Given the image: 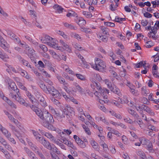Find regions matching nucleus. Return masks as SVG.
I'll use <instances>...</instances> for the list:
<instances>
[{
    "label": "nucleus",
    "mask_w": 159,
    "mask_h": 159,
    "mask_svg": "<svg viewBox=\"0 0 159 159\" xmlns=\"http://www.w3.org/2000/svg\"><path fill=\"white\" fill-rule=\"evenodd\" d=\"M43 115L40 119L43 121V125L49 129L55 130V128L52 125L54 122L52 115L45 109L43 110Z\"/></svg>",
    "instance_id": "1"
},
{
    "label": "nucleus",
    "mask_w": 159,
    "mask_h": 159,
    "mask_svg": "<svg viewBox=\"0 0 159 159\" xmlns=\"http://www.w3.org/2000/svg\"><path fill=\"white\" fill-rule=\"evenodd\" d=\"M42 43H47L49 46L58 50L61 49V47H58V44L55 41V40L48 35H46L41 39Z\"/></svg>",
    "instance_id": "2"
},
{
    "label": "nucleus",
    "mask_w": 159,
    "mask_h": 159,
    "mask_svg": "<svg viewBox=\"0 0 159 159\" xmlns=\"http://www.w3.org/2000/svg\"><path fill=\"white\" fill-rule=\"evenodd\" d=\"M16 93H13L12 91H11L10 92L9 96L12 98L15 99L20 104L23 105L25 107H28L29 105V104L26 102L25 100L21 97L19 90L17 89L16 90Z\"/></svg>",
    "instance_id": "3"
},
{
    "label": "nucleus",
    "mask_w": 159,
    "mask_h": 159,
    "mask_svg": "<svg viewBox=\"0 0 159 159\" xmlns=\"http://www.w3.org/2000/svg\"><path fill=\"white\" fill-rule=\"evenodd\" d=\"M45 148L51 150L50 152H56V153L59 154L60 153V152L58 150V149L53 144H51L48 141H46L43 137L39 142Z\"/></svg>",
    "instance_id": "4"
},
{
    "label": "nucleus",
    "mask_w": 159,
    "mask_h": 159,
    "mask_svg": "<svg viewBox=\"0 0 159 159\" xmlns=\"http://www.w3.org/2000/svg\"><path fill=\"white\" fill-rule=\"evenodd\" d=\"M94 60L95 64L91 65L92 67L100 71L103 70L106 67L104 62L98 58H95Z\"/></svg>",
    "instance_id": "5"
},
{
    "label": "nucleus",
    "mask_w": 159,
    "mask_h": 159,
    "mask_svg": "<svg viewBox=\"0 0 159 159\" xmlns=\"http://www.w3.org/2000/svg\"><path fill=\"white\" fill-rule=\"evenodd\" d=\"M159 28V21L157 20L154 26L153 27V29L148 33V36L151 39L156 40L157 39L156 34L157 32V30Z\"/></svg>",
    "instance_id": "6"
},
{
    "label": "nucleus",
    "mask_w": 159,
    "mask_h": 159,
    "mask_svg": "<svg viewBox=\"0 0 159 159\" xmlns=\"http://www.w3.org/2000/svg\"><path fill=\"white\" fill-rule=\"evenodd\" d=\"M0 45L1 47L4 49L6 52L11 53V51L9 50L10 45L8 44L3 38L0 35Z\"/></svg>",
    "instance_id": "7"
},
{
    "label": "nucleus",
    "mask_w": 159,
    "mask_h": 159,
    "mask_svg": "<svg viewBox=\"0 0 159 159\" xmlns=\"http://www.w3.org/2000/svg\"><path fill=\"white\" fill-rule=\"evenodd\" d=\"M6 80H7L9 86L12 90H10V92L11 91H12L13 93H16V90L18 89V90H19V89L17 88L15 83L13 82L11 79H10L9 78H7V79H6Z\"/></svg>",
    "instance_id": "8"
},
{
    "label": "nucleus",
    "mask_w": 159,
    "mask_h": 159,
    "mask_svg": "<svg viewBox=\"0 0 159 159\" xmlns=\"http://www.w3.org/2000/svg\"><path fill=\"white\" fill-rule=\"evenodd\" d=\"M8 117L11 121L13 122L19 128V129L23 133L25 131V129L19 125V123L18 120L15 119L11 114H10Z\"/></svg>",
    "instance_id": "9"
},
{
    "label": "nucleus",
    "mask_w": 159,
    "mask_h": 159,
    "mask_svg": "<svg viewBox=\"0 0 159 159\" xmlns=\"http://www.w3.org/2000/svg\"><path fill=\"white\" fill-rule=\"evenodd\" d=\"M120 102L121 104H127L129 106L132 107L133 106V102L130 101L129 99H128L127 97L126 96H124L123 98H120Z\"/></svg>",
    "instance_id": "10"
},
{
    "label": "nucleus",
    "mask_w": 159,
    "mask_h": 159,
    "mask_svg": "<svg viewBox=\"0 0 159 159\" xmlns=\"http://www.w3.org/2000/svg\"><path fill=\"white\" fill-rule=\"evenodd\" d=\"M24 149L28 156L31 159H38V158L35 156V154L29 148L26 147H25Z\"/></svg>",
    "instance_id": "11"
},
{
    "label": "nucleus",
    "mask_w": 159,
    "mask_h": 159,
    "mask_svg": "<svg viewBox=\"0 0 159 159\" xmlns=\"http://www.w3.org/2000/svg\"><path fill=\"white\" fill-rule=\"evenodd\" d=\"M8 34L10 38L16 43H19L20 41V39L15 34L12 32H10Z\"/></svg>",
    "instance_id": "12"
},
{
    "label": "nucleus",
    "mask_w": 159,
    "mask_h": 159,
    "mask_svg": "<svg viewBox=\"0 0 159 159\" xmlns=\"http://www.w3.org/2000/svg\"><path fill=\"white\" fill-rule=\"evenodd\" d=\"M26 139L28 144L33 151H36V150H38V147L35 144H34L28 138H26Z\"/></svg>",
    "instance_id": "13"
},
{
    "label": "nucleus",
    "mask_w": 159,
    "mask_h": 159,
    "mask_svg": "<svg viewBox=\"0 0 159 159\" xmlns=\"http://www.w3.org/2000/svg\"><path fill=\"white\" fill-rule=\"evenodd\" d=\"M32 133L35 139L37 141L39 142L43 138V137H42L41 135L38 132H36L35 131L32 130Z\"/></svg>",
    "instance_id": "14"
},
{
    "label": "nucleus",
    "mask_w": 159,
    "mask_h": 159,
    "mask_svg": "<svg viewBox=\"0 0 159 159\" xmlns=\"http://www.w3.org/2000/svg\"><path fill=\"white\" fill-rule=\"evenodd\" d=\"M142 107L143 108V109L144 111H146L151 116L154 115V113L152 111L151 109L145 105L143 104L142 105Z\"/></svg>",
    "instance_id": "15"
},
{
    "label": "nucleus",
    "mask_w": 159,
    "mask_h": 159,
    "mask_svg": "<svg viewBox=\"0 0 159 159\" xmlns=\"http://www.w3.org/2000/svg\"><path fill=\"white\" fill-rule=\"evenodd\" d=\"M99 92H100L101 95L103 97L104 99H107V94H108L109 91L106 88H103Z\"/></svg>",
    "instance_id": "16"
},
{
    "label": "nucleus",
    "mask_w": 159,
    "mask_h": 159,
    "mask_svg": "<svg viewBox=\"0 0 159 159\" xmlns=\"http://www.w3.org/2000/svg\"><path fill=\"white\" fill-rule=\"evenodd\" d=\"M26 95L27 96L28 98L30 100L31 102L33 104H35V102L34 101V96L32 95L31 93L28 90L25 92Z\"/></svg>",
    "instance_id": "17"
},
{
    "label": "nucleus",
    "mask_w": 159,
    "mask_h": 159,
    "mask_svg": "<svg viewBox=\"0 0 159 159\" xmlns=\"http://www.w3.org/2000/svg\"><path fill=\"white\" fill-rule=\"evenodd\" d=\"M28 55L31 60H34L35 55L34 50L33 49H29Z\"/></svg>",
    "instance_id": "18"
},
{
    "label": "nucleus",
    "mask_w": 159,
    "mask_h": 159,
    "mask_svg": "<svg viewBox=\"0 0 159 159\" xmlns=\"http://www.w3.org/2000/svg\"><path fill=\"white\" fill-rule=\"evenodd\" d=\"M51 94L54 97L58 99L61 98V94L59 91L56 89L54 90L53 92L51 93Z\"/></svg>",
    "instance_id": "19"
},
{
    "label": "nucleus",
    "mask_w": 159,
    "mask_h": 159,
    "mask_svg": "<svg viewBox=\"0 0 159 159\" xmlns=\"http://www.w3.org/2000/svg\"><path fill=\"white\" fill-rule=\"evenodd\" d=\"M56 77L59 82L64 85H67L68 83L65 82V80L61 76L58 75H56Z\"/></svg>",
    "instance_id": "20"
},
{
    "label": "nucleus",
    "mask_w": 159,
    "mask_h": 159,
    "mask_svg": "<svg viewBox=\"0 0 159 159\" xmlns=\"http://www.w3.org/2000/svg\"><path fill=\"white\" fill-rule=\"evenodd\" d=\"M64 111H67V113L68 114H71L75 115V112L74 111L73 108L70 107L69 106H67L65 108L64 110Z\"/></svg>",
    "instance_id": "21"
},
{
    "label": "nucleus",
    "mask_w": 159,
    "mask_h": 159,
    "mask_svg": "<svg viewBox=\"0 0 159 159\" xmlns=\"http://www.w3.org/2000/svg\"><path fill=\"white\" fill-rule=\"evenodd\" d=\"M128 112L130 114L134 117L135 119H139V116L134 110L129 109Z\"/></svg>",
    "instance_id": "22"
},
{
    "label": "nucleus",
    "mask_w": 159,
    "mask_h": 159,
    "mask_svg": "<svg viewBox=\"0 0 159 159\" xmlns=\"http://www.w3.org/2000/svg\"><path fill=\"white\" fill-rule=\"evenodd\" d=\"M91 144L93 147L96 150L98 151L99 149V147L98 143L94 140H92L91 141Z\"/></svg>",
    "instance_id": "23"
},
{
    "label": "nucleus",
    "mask_w": 159,
    "mask_h": 159,
    "mask_svg": "<svg viewBox=\"0 0 159 159\" xmlns=\"http://www.w3.org/2000/svg\"><path fill=\"white\" fill-rule=\"evenodd\" d=\"M78 19V21H77L76 22L80 26H82L86 24V21L82 18L79 17Z\"/></svg>",
    "instance_id": "24"
},
{
    "label": "nucleus",
    "mask_w": 159,
    "mask_h": 159,
    "mask_svg": "<svg viewBox=\"0 0 159 159\" xmlns=\"http://www.w3.org/2000/svg\"><path fill=\"white\" fill-rule=\"evenodd\" d=\"M53 8L54 9L56 10L57 11V12L59 13H62L64 10V9L63 8L57 4L54 5L53 7Z\"/></svg>",
    "instance_id": "25"
},
{
    "label": "nucleus",
    "mask_w": 159,
    "mask_h": 159,
    "mask_svg": "<svg viewBox=\"0 0 159 159\" xmlns=\"http://www.w3.org/2000/svg\"><path fill=\"white\" fill-rule=\"evenodd\" d=\"M70 35L71 37L77 39L78 41H80L81 40V37L78 34L75 32H71Z\"/></svg>",
    "instance_id": "26"
},
{
    "label": "nucleus",
    "mask_w": 159,
    "mask_h": 159,
    "mask_svg": "<svg viewBox=\"0 0 159 159\" xmlns=\"http://www.w3.org/2000/svg\"><path fill=\"white\" fill-rule=\"evenodd\" d=\"M39 104H40L43 107H45L47 106V103L45 100L44 98L38 101Z\"/></svg>",
    "instance_id": "27"
},
{
    "label": "nucleus",
    "mask_w": 159,
    "mask_h": 159,
    "mask_svg": "<svg viewBox=\"0 0 159 159\" xmlns=\"http://www.w3.org/2000/svg\"><path fill=\"white\" fill-rule=\"evenodd\" d=\"M0 131L6 137H8L10 135V133L4 127Z\"/></svg>",
    "instance_id": "28"
},
{
    "label": "nucleus",
    "mask_w": 159,
    "mask_h": 159,
    "mask_svg": "<svg viewBox=\"0 0 159 159\" xmlns=\"http://www.w3.org/2000/svg\"><path fill=\"white\" fill-rule=\"evenodd\" d=\"M15 135L21 143L25 144V142L23 139L22 138L23 136V133H20L19 134H16L15 133Z\"/></svg>",
    "instance_id": "29"
},
{
    "label": "nucleus",
    "mask_w": 159,
    "mask_h": 159,
    "mask_svg": "<svg viewBox=\"0 0 159 159\" xmlns=\"http://www.w3.org/2000/svg\"><path fill=\"white\" fill-rule=\"evenodd\" d=\"M65 114V119L68 121L70 120H71L73 116L75 115L71 114H68L67 113V111H64Z\"/></svg>",
    "instance_id": "30"
},
{
    "label": "nucleus",
    "mask_w": 159,
    "mask_h": 159,
    "mask_svg": "<svg viewBox=\"0 0 159 159\" xmlns=\"http://www.w3.org/2000/svg\"><path fill=\"white\" fill-rule=\"evenodd\" d=\"M25 37L26 39L29 41L30 43H33L35 46H37L38 45V43L31 39L29 36L26 35L25 36Z\"/></svg>",
    "instance_id": "31"
},
{
    "label": "nucleus",
    "mask_w": 159,
    "mask_h": 159,
    "mask_svg": "<svg viewBox=\"0 0 159 159\" xmlns=\"http://www.w3.org/2000/svg\"><path fill=\"white\" fill-rule=\"evenodd\" d=\"M103 34L105 35L109 34V30L107 28L104 26H100V27Z\"/></svg>",
    "instance_id": "32"
},
{
    "label": "nucleus",
    "mask_w": 159,
    "mask_h": 159,
    "mask_svg": "<svg viewBox=\"0 0 159 159\" xmlns=\"http://www.w3.org/2000/svg\"><path fill=\"white\" fill-rule=\"evenodd\" d=\"M0 58L4 61L9 59V57L6 53L1 52L0 53Z\"/></svg>",
    "instance_id": "33"
},
{
    "label": "nucleus",
    "mask_w": 159,
    "mask_h": 159,
    "mask_svg": "<svg viewBox=\"0 0 159 159\" xmlns=\"http://www.w3.org/2000/svg\"><path fill=\"white\" fill-rule=\"evenodd\" d=\"M104 81L105 82L106 84L107 85V87L110 89L111 90L113 89L112 85L111 83L109 81V80L108 79H105L104 80Z\"/></svg>",
    "instance_id": "34"
},
{
    "label": "nucleus",
    "mask_w": 159,
    "mask_h": 159,
    "mask_svg": "<svg viewBox=\"0 0 159 159\" xmlns=\"http://www.w3.org/2000/svg\"><path fill=\"white\" fill-rule=\"evenodd\" d=\"M111 90L113 91L114 93L117 94L119 96H120L122 95L120 90L118 88L116 87H115V89L113 88V89Z\"/></svg>",
    "instance_id": "35"
},
{
    "label": "nucleus",
    "mask_w": 159,
    "mask_h": 159,
    "mask_svg": "<svg viewBox=\"0 0 159 159\" xmlns=\"http://www.w3.org/2000/svg\"><path fill=\"white\" fill-rule=\"evenodd\" d=\"M73 85L77 90L80 93H82L83 89L77 83H74Z\"/></svg>",
    "instance_id": "36"
},
{
    "label": "nucleus",
    "mask_w": 159,
    "mask_h": 159,
    "mask_svg": "<svg viewBox=\"0 0 159 159\" xmlns=\"http://www.w3.org/2000/svg\"><path fill=\"white\" fill-rule=\"evenodd\" d=\"M70 12H69L66 14V16L69 17L71 16L77 17V15L75 12L73 11H71Z\"/></svg>",
    "instance_id": "37"
},
{
    "label": "nucleus",
    "mask_w": 159,
    "mask_h": 159,
    "mask_svg": "<svg viewBox=\"0 0 159 159\" xmlns=\"http://www.w3.org/2000/svg\"><path fill=\"white\" fill-rule=\"evenodd\" d=\"M35 96L37 101L41 99V98H43V96L41 95V93L38 91L35 93Z\"/></svg>",
    "instance_id": "38"
},
{
    "label": "nucleus",
    "mask_w": 159,
    "mask_h": 159,
    "mask_svg": "<svg viewBox=\"0 0 159 159\" xmlns=\"http://www.w3.org/2000/svg\"><path fill=\"white\" fill-rule=\"evenodd\" d=\"M9 125L11 129L15 134V133L16 134H19L20 133V132L18 131V130L15 127L13 126L12 124H10Z\"/></svg>",
    "instance_id": "39"
},
{
    "label": "nucleus",
    "mask_w": 159,
    "mask_h": 159,
    "mask_svg": "<svg viewBox=\"0 0 159 159\" xmlns=\"http://www.w3.org/2000/svg\"><path fill=\"white\" fill-rule=\"evenodd\" d=\"M20 63L22 65L27 66L28 67H29L30 69H32L31 66L30 65H28V62L27 61L23 59L22 61H21Z\"/></svg>",
    "instance_id": "40"
},
{
    "label": "nucleus",
    "mask_w": 159,
    "mask_h": 159,
    "mask_svg": "<svg viewBox=\"0 0 159 159\" xmlns=\"http://www.w3.org/2000/svg\"><path fill=\"white\" fill-rule=\"evenodd\" d=\"M60 141L61 143H64L66 145H67L68 146L70 145V143H71L70 141H69L65 138L61 139L60 140Z\"/></svg>",
    "instance_id": "41"
},
{
    "label": "nucleus",
    "mask_w": 159,
    "mask_h": 159,
    "mask_svg": "<svg viewBox=\"0 0 159 159\" xmlns=\"http://www.w3.org/2000/svg\"><path fill=\"white\" fill-rule=\"evenodd\" d=\"M49 111L52 114L56 115V116L59 115V113H57L55 109L51 106H49Z\"/></svg>",
    "instance_id": "42"
},
{
    "label": "nucleus",
    "mask_w": 159,
    "mask_h": 159,
    "mask_svg": "<svg viewBox=\"0 0 159 159\" xmlns=\"http://www.w3.org/2000/svg\"><path fill=\"white\" fill-rule=\"evenodd\" d=\"M81 31L86 33H91L92 32V30L90 29L82 27L81 28Z\"/></svg>",
    "instance_id": "43"
},
{
    "label": "nucleus",
    "mask_w": 159,
    "mask_h": 159,
    "mask_svg": "<svg viewBox=\"0 0 159 159\" xmlns=\"http://www.w3.org/2000/svg\"><path fill=\"white\" fill-rule=\"evenodd\" d=\"M36 115L41 119L43 113V110L42 111L39 108L35 112Z\"/></svg>",
    "instance_id": "44"
},
{
    "label": "nucleus",
    "mask_w": 159,
    "mask_h": 159,
    "mask_svg": "<svg viewBox=\"0 0 159 159\" xmlns=\"http://www.w3.org/2000/svg\"><path fill=\"white\" fill-rule=\"evenodd\" d=\"M45 136L47 138L49 139L52 142L55 138L52 134L50 133H47L46 134H45Z\"/></svg>",
    "instance_id": "45"
},
{
    "label": "nucleus",
    "mask_w": 159,
    "mask_h": 159,
    "mask_svg": "<svg viewBox=\"0 0 159 159\" xmlns=\"http://www.w3.org/2000/svg\"><path fill=\"white\" fill-rule=\"evenodd\" d=\"M82 14L87 18H90L92 16V14L89 12L83 11Z\"/></svg>",
    "instance_id": "46"
},
{
    "label": "nucleus",
    "mask_w": 159,
    "mask_h": 159,
    "mask_svg": "<svg viewBox=\"0 0 159 159\" xmlns=\"http://www.w3.org/2000/svg\"><path fill=\"white\" fill-rule=\"evenodd\" d=\"M154 45L153 43L151 41L147 42L145 45L147 48H149Z\"/></svg>",
    "instance_id": "47"
},
{
    "label": "nucleus",
    "mask_w": 159,
    "mask_h": 159,
    "mask_svg": "<svg viewBox=\"0 0 159 159\" xmlns=\"http://www.w3.org/2000/svg\"><path fill=\"white\" fill-rule=\"evenodd\" d=\"M60 43L61 45L63 46L65 49H66L69 48V46L64 41L61 40H60Z\"/></svg>",
    "instance_id": "48"
},
{
    "label": "nucleus",
    "mask_w": 159,
    "mask_h": 159,
    "mask_svg": "<svg viewBox=\"0 0 159 159\" xmlns=\"http://www.w3.org/2000/svg\"><path fill=\"white\" fill-rule=\"evenodd\" d=\"M34 151L38 154L41 159H46L45 157L44 156L43 154L41 152H39V149L38 148V150H36V151Z\"/></svg>",
    "instance_id": "49"
},
{
    "label": "nucleus",
    "mask_w": 159,
    "mask_h": 159,
    "mask_svg": "<svg viewBox=\"0 0 159 159\" xmlns=\"http://www.w3.org/2000/svg\"><path fill=\"white\" fill-rule=\"evenodd\" d=\"M55 89L53 86H49L48 87L47 91H48L49 93L51 94Z\"/></svg>",
    "instance_id": "50"
},
{
    "label": "nucleus",
    "mask_w": 159,
    "mask_h": 159,
    "mask_svg": "<svg viewBox=\"0 0 159 159\" xmlns=\"http://www.w3.org/2000/svg\"><path fill=\"white\" fill-rule=\"evenodd\" d=\"M3 146H4L5 148L7 149L8 151L14 152V151L12 149L11 147L8 144L7 142Z\"/></svg>",
    "instance_id": "51"
},
{
    "label": "nucleus",
    "mask_w": 159,
    "mask_h": 159,
    "mask_svg": "<svg viewBox=\"0 0 159 159\" xmlns=\"http://www.w3.org/2000/svg\"><path fill=\"white\" fill-rule=\"evenodd\" d=\"M140 142H141L142 144L143 145H146L147 144V139L143 138H140L139 139Z\"/></svg>",
    "instance_id": "52"
},
{
    "label": "nucleus",
    "mask_w": 159,
    "mask_h": 159,
    "mask_svg": "<svg viewBox=\"0 0 159 159\" xmlns=\"http://www.w3.org/2000/svg\"><path fill=\"white\" fill-rule=\"evenodd\" d=\"M111 133L118 137H120L121 135V134L119 131L114 129L111 130Z\"/></svg>",
    "instance_id": "53"
},
{
    "label": "nucleus",
    "mask_w": 159,
    "mask_h": 159,
    "mask_svg": "<svg viewBox=\"0 0 159 159\" xmlns=\"http://www.w3.org/2000/svg\"><path fill=\"white\" fill-rule=\"evenodd\" d=\"M101 121H102L104 123L108 125H109V123L103 116H101Z\"/></svg>",
    "instance_id": "54"
},
{
    "label": "nucleus",
    "mask_w": 159,
    "mask_h": 159,
    "mask_svg": "<svg viewBox=\"0 0 159 159\" xmlns=\"http://www.w3.org/2000/svg\"><path fill=\"white\" fill-rule=\"evenodd\" d=\"M147 148L150 152H153V150L152 149V144L151 143L149 142L147 146Z\"/></svg>",
    "instance_id": "55"
},
{
    "label": "nucleus",
    "mask_w": 159,
    "mask_h": 159,
    "mask_svg": "<svg viewBox=\"0 0 159 159\" xmlns=\"http://www.w3.org/2000/svg\"><path fill=\"white\" fill-rule=\"evenodd\" d=\"M73 138L78 144L82 141L77 135H75L74 136Z\"/></svg>",
    "instance_id": "56"
},
{
    "label": "nucleus",
    "mask_w": 159,
    "mask_h": 159,
    "mask_svg": "<svg viewBox=\"0 0 159 159\" xmlns=\"http://www.w3.org/2000/svg\"><path fill=\"white\" fill-rule=\"evenodd\" d=\"M56 152H50V153L53 159H59L58 157L56 155Z\"/></svg>",
    "instance_id": "57"
},
{
    "label": "nucleus",
    "mask_w": 159,
    "mask_h": 159,
    "mask_svg": "<svg viewBox=\"0 0 159 159\" xmlns=\"http://www.w3.org/2000/svg\"><path fill=\"white\" fill-rule=\"evenodd\" d=\"M128 139L125 136L123 135L122 136V141L125 144H128Z\"/></svg>",
    "instance_id": "58"
},
{
    "label": "nucleus",
    "mask_w": 159,
    "mask_h": 159,
    "mask_svg": "<svg viewBox=\"0 0 159 159\" xmlns=\"http://www.w3.org/2000/svg\"><path fill=\"white\" fill-rule=\"evenodd\" d=\"M124 120L125 122L129 124H132L133 122L132 120L129 117H125Z\"/></svg>",
    "instance_id": "59"
},
{
    "label": "nucleus",
    "mask_w": 159,
    "mask_h": 159,
    "mask_svg": "<svg viewBox=\"0 0 159 159\" xmlns=\"http://www.w3.org/2000/svg\"><path fill=\"white\" fill-rule=\"evenodd\" d=\"M77 77L82 80H85V77L83 75L80 74H76Z\"/></svg>",
    "instance_id": "60"
},
{
    "label": "nucleus",
    "mask_w": 159,
    "mask_h": 159,
    "mask_svg": "<svg viewBox=\"0 0 159 159\" xmlns=\"http://www.w3.org/2000/svg\"><path fill=\"white\" fill-rule=\"evenodd\" d=\"M115 20H116V22L121 23L123 20H125V18H120L118 16H116L115 17Z\"/></svg>",
    "instance_id": "61"
},
{
    "label": "nucleus",
    "mask_w": 159,
    "mask_h": 159,
    "mask_svg": "<svg viewBox=\"0 0 159 159\" xmlns=\"http://www.w3.org/2000/svg\"><path fill=\"white\" fill-rule=\"evenodd\" d=\"M73 47L76 49L79 50H81L82 49V48L80 46V45L77 43H75L73 44Z\"/></svg>",
    "instance_id": "62"
},
{
    "label": "nucleus",
    "mask_w": 159,
    "mask_h": 159,
    "mask_svg": "<svg viewBox=\"0 0 159 159\" xmlns=\"http://www.w3.org/2000/svg\"><path fill=\"white\" fill-rule=\"evenodd\" d=\"M145 62L144 61H140L139 63L137 64L136 65V67L137 68H140L142 66H143L144 65V63Z\"/></svg>",
    "instance_id": "63"
},
{
    "label": "nucleus",
    "mask_w": 159,
    "mask_h": 159,
    "mask_svg": "<svg viewBox=\"0 0 159 159\" xmlns=\"http://www.w3.org/2000/svg\"><path fill=\"white\" fill-rule=\"evenodd\" d=\"M6 66L10 70H12L13 72L15 73L17 72V71L16 69L11 66L8 64Z\"/></svg>",
    "instance_id": "64"
}]
</instances>
